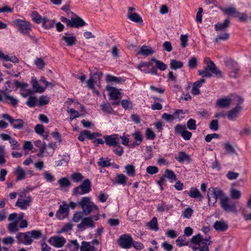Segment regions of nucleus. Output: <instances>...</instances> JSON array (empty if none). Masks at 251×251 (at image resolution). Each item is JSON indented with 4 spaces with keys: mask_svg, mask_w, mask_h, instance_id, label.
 Masks as SVG:
<instances>
[{
    "mask_svg": "<svg viewBox=\"0 0 251 251\" xmlns=\"http://www.w3.org/2000/svg\"><path fill=\"white\" fill-rule=\"evenodd\" d=\"M198 73L202 77L210 78L212 75L217 78H221L224 76L222 71L216 66L214 62H210V66L204 67L202 70H199Z\"/></svg>",
    "mask_w": 251,
    "mask_h": 251,
    "instance_id": "f257e3e1",
    "label": "nucleus"
},
{
    "mask_svg": "<svg viewBox=\"0 0 251 251\" xmlns=\"http://www.w3.org/2000/svg\"><path fill=\"white\" fill-rule=\"evenodd\" d=\"M225 196L224 193L221 189L211 187L208 189L207 192L209 205H214L218 199H220L221 200Z\"/></svg>",
    "mask_w": 251,
    "mask_h": 251,
    "instance_id": "f03ea898",
    "label": "nucleus"
},
{
    "mask_svg": "<svg viewBox=\"0 0 251 251\" xmlns=\"http://www.w3.org/2000/svg\"><path fill=\"white\" fill-rule=\"evenodd\" d=\"M78 205L82 208L83 212L87 215L89 214L93 209L96 210L97 212H99L98 207L90 201V199L89 197H83L78 202Z\"/></svg>",
    "mask_w": 251,
    "mask_h": 251,
    "instance_id": "7ed1b4c3",
    "label": "nucleus"
},
{
    "mask_svg": "<svg viewBox=\"0 0 251 251\" xmlns=\"http://www.w3.org/2000/svg\"><path fill=\"white\" fill-rule=\"evenodd\" d=\"M219 8L225 14L231 16L235 18H238L241 22H245L247 21V17L244 13H241L237 10L234 7H228L227 8H223L219 6Z\"/></svg>",
    "mask_w": 251,
    "mask_h": 251,
    "instance_id": "20e7f679",
    "label": "nucleus"
},
{
    "mask_svg": "<svg viewBox=\"0 0 251 251\" xmlns=\"http://www.w3.org/2000/svg\"><path fill=\"white\" fill-rule=\"evenodd\" d=\"M75 18L74 16L69 17L71 19H68L66 17H64V23H65L67 26L70 27H76L79 28L84 26L86 24L85 22L80 17L75 15Z\"/></svg>",
    "mask_w": 251,
    "mask_h": 251,
    "instance_id": "39448f33",
    "label": "nucleus"
},
{
    "mask_svg": "<svg viewBox=\"0 0 251 251\" xmlns=\"http://www.w3.org/2000/svg\"><path fill=\"white\" fill-rule=\"evenodd\" d=\"M91 191V183L89 179H85L81 184L74 189L75 195H83L89 193Z\"/></svg>",
    "mask_w": 251,
    "mask_h": 251,
    "instance_id": "423d86ee",
    "label": "nucleus"
},
{
    "mask_svg": "<svg viewBox=\"0 0 251 251\" xmlns=\"http://www.w3.org/2000/svg\"><path fill=\"white\" fill-rule=\"evenodd\" d=\"M16 238L18 244H24L30 245L33 242V239L31 238L29 232H18L16 234Z\"/></svg>",
    "mask_w": 251,
    "mask_h": 251,
    "instance_id": "0eeeda50",
    "label": "nucleus"
},
{
    "mask_svg": "<svg viewBox=\"0 0 251 251\" xmlns=\"http://www.w3.org/2000/svg\"><path fill=\"white\" fill-rule=\"evenodd\" d=\"M12 25H17L19 30L23 34L28 33L31 30L30 23L24 20L16 19L12 22Z\"/></svg>",
    "mask_w": 251,
    "mask_h": 251,
    "instance_id": "6e6552de",
    "label": "nucleus"
},
{
    "mask_svg": "<svg viewBox=\"0 0 251 251\" xmlns=\"http://www.w3.org/2000/svg\"><path fill=\"white\" fill-rule=\"evenodd\" d=\"M230 199L228 197H225L220 201V205L223 210L227 213H236V206L234 203H230L229 202Z\"/></svg>",
    "mask_w": 251,
    "mask_h": 251,
    "instance_id": "1a4fd4ad",
    "label": "nucleus"
},
{
    "mask_svg": "<svg viewBox=\"0 0 251 251\" xmlns=\"http://www.w3.org/2000/svg\"><path fill=\"white\" fill-rule=\"evenodd\" d=\"M117 243L122 248L129 249L132 246L133 239L128 234H123L120 236V238L117 240Z\"/></svg>",
    "mask_w": 251,
    "mask_h": 251,
    "instance_id": "9d476101",
    "label": "nucleus"
},
{
    "mask_svg": "<svg viewBox=\"0 0 251 251\" xmlns=\"http://www.w3.org/2000/svg\"><path fill=\"white\" fill-rule=\"evenodd\" d=\"M2 117L5 120H8L14 128L19 130L23 128L24 123L22 119H14L7 114H3Z\"/></svg>",
    "mask_w": 251,
    "mask_h": 251,
    "instance_id": "9b49d317",
    "label": "nucleus"
},
{
    "mask_svg": "<svg viewBox=\"0 0 251 251\" xmlns=\"http://www.w3.org/2000/svg\"><path fill=\"white\" fill-rule=\"evenodd\" d=\"M8 220L11 221L8 225V229L10 233L17 232L19 230L18 227V220H17V214L16 213L10 214Z\"/></svg>",
    "mask_w": 251,
    "mask_h": 251,
    "instance_id": "f8f14e48",
    "label": "nucleus"
},
{
    "mask_svg": "<svg viewBox=\"0 0 251 251\" xmlns=\"http://www.w3.org/2000/svg\"><path fill=\"white\" fill-rule=\"evenodd\" d=\"M210 237L209 239L203 238L202 235L200 234H198L192 237L191 239V242L196 245L204 246L205 245H210L212 241L210 240Z\"/></svg>",
    "mask_w": 251,
    "mask_h": 251,
    "instance_id": "ddd939ff",
    "label": "nucleus"
},
{
    "mask_svg": "<svg viewBox=\"0 0 251 251\" xmlns=\"http://www.w3.org/2000/svg\"><path fill=\"white\" fill-rule=\"evenodd\" d=\"M81 231L84 230L86 227L94 228V223L91 217H86L83 219L81 223L77 226Z\"/></svg>",
    "mask_w": 251,
    "mask_h": 251,
    "instance_id": "4468645a",
    "label": "nucleus"
},
{
    "mask_svg": "<svg viewBox=\"0 0 251 251\" xmlns=\"http://www.w3.org/2000/svg\"><path fill=\"white\" fill-rule=\"evenodd\" d=\"M105 142L106 145L109 147H115V146L119 144V139L118 134H112L111 135H107L104 137Z\"/></svg>",
    "mask_w": 251,
    "mask_h": 251,
    "instance_id": "2eb2a0df",
    "label": "nucleus"
},
{
    "mask_svg": "<svg viewBox=\"0 0 251 251\" xmlns=\"http://www.w3.org/2000/svg\"><path fill=\"white\" fill-rule=\"evenodd\" d=\"M106 90L109 92L110 100H117L121 99V93L115 87L108 86L106 87Z\"/></svg>",
    "mask_w": 251,
    "mask_h": 251,
    "instance_id": "dca6fc26",
    "label": "nucleus"
},
{
    "mask_svg": "<svg viewBox=\"0 0 251 251\" xmlns=\"http://www.w3.org/2000/svg\"><path fill=\"white\" fill-rule=\"evenodd\" d=\"M31 201V197L28 196L26 199H18L15 205L22 209H26Z\"/></svg>",
    "mask_w": 251,
    "mask_h": 251,
    "instance_id": "f3484780",
    "label": "nucleus"
},
{
    "mask_svg": "<svg viewBox=\"0 0 251 251\" xmlns=\"http://www.w3.org/2000/svg\"><path fill=\"white\" fill-rule=\"evenodd\" d=\"M214 228L218 231L223 232L226 231L228 228L227 222L223 220L216 221L213 226Z\"/></svg>",
    "mask_w": 251,
    "mask_h": 251,
    "instance_id": "a211bd4d",
    "label": "nucleus"
},
{
    "mask_svg": "<svg viewBox=\"0 0 251 251\" xmlns=\"http://www.w3.org/2000/svg\"><path fill=\"white\" fill-rule=\"evenodd\" d=\"M242 109V106L237 105L232 110L228 111L227 113V116L228 119L231 121H235Z\"/></svg>",
    "mask_w": 251,
    "mask_h": 251,
    "instance_id": "6ab92c4d",
    "label": "nucleus"
},
{
    "mask_svg": "<svg viewBox=\"0 0 251 251\" xmlns=\"http://www.w3.org/2000/svg\"><path fill=\"white\" fill-rule=\"evenodd\" d=\"M230 25V21L228 18L224 20L223 23H219L214 25V28L217 31H225L228 28Z\"/></svg>",
    "mask_w": 251,
    "mask_h": 251,
    "instance_id": "aec40b11",
    "label": "nucleus"
},
{
    "mask_svg": "<svg viewBox=\"0 0 251 251\" xmlns=\"http://www.w3.org/2000/svg\"><path fill=\"white\" fill-rule=\"evenodd\" d=\"M66 36H64V41L69 47H72L76 44L77 40L75 36L69 33H65Z\"/></svg>",
    "mask_w": 251,
    "mask_h": 251,
    "instance_id": "412c9836",
    "label": "nucleus"
},
{
    "mask_svg": "<svg viewBox=\"0 0 251 251\" xmlns=\"http://www.w3.org/2000/svg\"><path fill=\"white\" fill-rule=\"evenodd\" d=\"M49 242L56 247H61L63 246V237L53 236L49 240Z\"/></svg>",
    "mask_w": 251,
    "mask_h": 251,
    "instance_id": "4be33fe9",
    "label": "nucleus"
},
{
    "mask_svg": "<svg viewBox=\"0 0 251 251\" xmlns=\"http://www.w3.org/2000/svg\"><path fill=\"white\" fill-rule=\"evenodd\" d=\"M153 53H154V51L151 49V47L144 45L140 48L138 54H141L145 56H148Z\"/></svg>",
    "mask_w": 251,
    "mask_h": 251,
    "instance_id": "5701e85b",
    "label": "nucleus"
},
{
    "mask_svg": "<svg viewBox=\"0 0 251 251\" xmlns=\"http://www.w3.org/2000/svg\"><path fill=\"white\" fill-rule=\"evenodd\" d=\"M175 158L179 162H182L185 161L189 163L191 162L190 156L183 151L179 152L178 156H176Z\"/></svg>",
    "mask_w": 251,
    "mask_h": 251,
    "instance_id": "b1692460",
    "label": "nucleus"
},
{
    "mask_svg": "<svg viewBox=\"0 0 251 251\" xmlns=\"http://www.w3.org/2000/svg\"><path fill=\"white\" fill-rule=\"evenodd\" d=\"M151 61H153L155 63L154 67L156 70L158 69L161 71H164L166 70L167 68L166 64L159 60H157L155 58H151Z\"/></svg>",
    "mask_w": 251,
    "mask_h": 251,
    "instance_id": "393cba45",
    "label": "nucleus"
},
{
    "mask_svg": "<svg viewBox=\"0 0 251 251\" xmlns=\"http://www.w3.org/2000/svg\"><path fill=\"white\" fill-rule=\"evenodd\" d=\"M188 195L192 198H199L200 201H201L202 198L203 196L201 194L199 190L196 188L192 187L190 189V190L189 192L188 193Z\"/></svg>",
    "mask_w": 251,
    "mask_h": 251,
    "instance_id": "a878e982",
    "label": "nucleus"
},
{
    "mask_svg": "<svg viewBox=\"0 0 251 251\" xmlns=\"http://www.w3.org/2000/svg\"><path fill=\"white\" fill-rule=\"evenodd\" d=\"M106 80L108 82H114L115 83L120 84L125 82V80L122 77H117L110 75H107L106 76Z\"/></svg>",
    "mask_w": 251,
    "mask_h": 251,
    "instance_id": "bb28decb",
    "label": "nucleus"
},
{
    "mask_svg": "<svg viewBox=\"0 0 251 251\" xmlns=\"http://www.w3.org/2000/svg\"><path fill=\"white\" fill-rule=\"evenodd\" d=\"M231 103L230 99L221 98L217 100V105L218 106L222 108L227 107Z\"/></svg>",
    "mask_w": 251,
    "mask_h": 251,
    "instance_id": "cd10ccee",
    "label": "nucleus"
},
{
    "mask_svg": "<svg viewBox=\"0 0 251 251\" xmlns=\"http://www.w3.org/2000/svg\"><path fill=\"white\" fill-rule=\"evenodd\" d=\"M128 18L131 21L137 23H142V18L136 13H130L127 14Z\"/></svg>",
    "mask_w": 251,
    "mask_h": 251,
    "instance_id": "c85d7f7f",
    "label": "nucleus"
},
{
    "mask_svg": "<svg viewBox=\"0 0 251 251\" xmlns=\"http://www.w3.org/2000/svg\"><path fill=\"white\" fill-rule=\"evenodd\" d=\"M31 82L33 89L35 92L42 93L44 91L45 89L40 86L36 78L32 77Z\"/></svg>",
    "mask_w": 251,
    "mask_h": 251,
    "instance_id": "c756f323",
    "label": "nucleus"
},
{
    "mask_svg": "<svg viewBox=\"0 0 251 251\" xmlns=\"http://www.w3.org/2000/svg\"><path fill=\"white\" fill-rule=\"evenodd\" d=\"M15 173L17 175L16 179L17 180H22L25 178V172L21 167L18 166L16 169Z\"/></svg>",
    "mask_w": 251,
    "mask_h": 251,
    "instance_id": "7c9ffc66",
    "label": "nucleus"
},
{
    "mask_svg": "<svg viewBox=\"0 0 251 251\" xmlns=\"http://www.w3.org/2000/svg\"><path fill=\"white\" fill-rule=\"evenodd\" d=\"M163 175V177L167 178L171 181V182L176 181V175L173 171L170 170H166Z\"/></svg>",
    "mask_w": 251,
    "mask_h": 251,
    "instance_id": "2f4dec72",
    "label": "nucleus"
},
{
    "mask_svg": "<svg viewBox=\"0 0 251 251\" xmlns=\"http://www.w3.org/2000/svg\"><path fill=\"white\" fill-rule=\"evenodd\" d=\"M183 63L181 61H177L176 59L171 60L170 67L172 70H176L180 69L183 67Z\"/></svg>",
    "mask_w": 251,
    "mask_h": 251,
    "instance_id": "473e14b6",
    "label": "nucleus"
},
{
    "mask_svg": "<svg viewBox=\"0 0 251 251\" xmlns=\"http://www.w3.org/2000/svg\"><path fill=\"white\" fill-rule=\"evenodd\" d=\"M138 68L142 72L146 74H151L154 75H157V71L156 70L154 66H152L151 69L147 68L146 67H140V64L138 65Z\"/></svg>",
    "mask_w": 251,
    "mask_h": 251,
    "instance_id": "72a5a7b5",
    "label": "nucleus"
},
{
    "mask_svg": "<svg viewBox=\"0 0 251 251\" xmlns=\"http://www.w3.org/2000/svg\"><path fill=\"white\" fill-rule=\"evenodd\" d=\"M126 176L123 174H118L115 177L116 182L121 185H126Z\"/></svg>",
    "mask_w": 251,
    "mask_h": 251,
    "instance_id": "f704fd0d",
    "label": "nucleus"
},
{
    "mask_svg": "<svg viewBox=\"0 0 251 251\" xmlns=\"http://www.w3.org/2000/svg\"><path fill=\"white\" fill-rule=\"evenodd\" d=\"M70 1H67L64 5V13H65L67 17H69L74 16V13L71 11Z\"/></svg>",
    "mask_w": 251,
    "mask_h": 251,
    "instance_id": "c9c22d12",
    "label": "nucleus"
},
{
    "mask_svg": "<svg viewBox=\"0 0 251 251\" xmlns=\"http://www.w3.org/2000/svg\"><path fill=\"white\" fill-rule=\"evenodd\" d=\"M176 242V245L178 247L188 246L189 244V242L186 241L185 235L179 236Z\"/></svg>",
    "mask_w": 251,
    "mask_h": 251,
    "instance_id": "e433bc0d",
    "label": "nucleus"
},
{
    "mask_svg": "<svg viewBox=\"0 0 251 251\" xmlns=\"http://www.w3.org/2000/svg\"><path fill=\"white\" fill-rule=\"evenodd\" d=\"M132 136L136 141V145H139L143 141V136L139 130L136 131L132 133Z\"/></svg>",
    "mask_w": 251,
    "mask_h": 251,
    "instance_id": "4c0bfd02",
    "label": "nucleus"
},
{
    "mask_svg": "<svg viewBox=\"0 0 251 251\" xmlns=\"http://www.w3.org/2000/svg\"><path fill=\"white\" fill-rule=\"evenodd\" d=\"M42 23H43V25L45 28L49 29L53 26L55 23V20H50L44 18Z\"/></svg>",
    "mask_w": 251,
    "mask_h": 251,
    "instance_id": "58836bf2",
    "label": "nucleus"
},
{
    "mask_svg": "<svg viewBox=\"0 0 251 251\" xmlns=\"http://www.w3.org/2000/svg\"><path fill=\"white\" fill-rule=\"evenodd\" d=\"M148 226L151 229L157 231L158 230V226L157 224V219L155 217H154L151 221L148 223Z\"/></svg>",
    "mask_w": 251,
    "mask_h": 251,
    "instance_id": "ea45409f",
    "label": "nucleus"
},
{
    "mask_svg": "<svg viewBox=\"0 0 251 251\" xmlns=\"http://www.w3.org/2000/svg\"><path fill=\"white\" fill-rule=\"evenodd\" d=\"M126 175L130 176H134L135 175V167L132 165H127L125 167Z\"/></svg>",
    "mask_w": 251,
    "mask_h": 251,
    "instance_id": "a19ab883",
    "label": "nucleus"
},
{
    "mask_svg": "<svg viewBox=\"0 0 251 251\" xmlns=\"http://www.w3.org/2000/svg\"><path fill=\"white\" fill-rule=\"evenodd\" d=\"M101 110L108 114L112 113L113 111V109L110 104L103 103L100 105Z\"/></svg>",
    "mask_w": 251,
    "mask_h": 251,
    "instance_id": "79ce46f5",
    "label": "nucleus"
},
{
    "mask_svg": "<svg viewBox=\"0 0 251 251\" xmlns=\"http://www.w3.org/2000/svg\"><path fill=\"white\" fill-rule=\"evenodd\" d=\"M226 66L229 69H232L238 65L237 62L231 58H228L225 60Z\"/></svg>",
    "mask_w": 251,
    "mask_h": 251,
    "instance_id": "37998d69",
    "label": "nucleus"
},
{
    "mask_svg": "<svg viewBox=\"0 0 251 251\" xmlns=\"http://www.w3.org/2000/svg\"><path fill=\"white\" fill-rule=\"evenodd\" d=\"M97 83L95 80V78L93 76H92V72L90 74V78L87 81V86L88 88L91 90H94L95 89L94 84Z\"/></svg>",
    "mask_w": 251,
    "mask_h": 251,
    "instance_id": "c03bdc74",
    "label": "nucleus"
},
{
    "mask_svg": "<svg viewBox=\"0 0 251 251\" xmlns=\"http://www.w3.org/2000/svg\"><path fill=\"white\" fill-rule=\"evenodd\" d=\"M31 17L32 20L36 23L39 24L42 22L43 19L41 16L35 11L32 12Z\"/></svg>",
    "mask_w": 251,
    "mask_h": 251,
    "instance_id": "a18cd8bd",
    "label": "nucleus"
},
{
    "mask_svg": "<svg viewBox=\"0 0 251 251\" xmlns=\"http://www.w3.org/2000/svg\"><path fill=\"white\" fill-rule=\"evenodd\" d=\"M30 235L31 236V238H33L34 239H40L42 235V233L41 231L39 230H33L31 231H29Z\"/></svg>",
    "mask_w": 251,
    "mask_h": 251,
    "instance_id": "49530a36",
    "label": "nucleus"
},
{
    "mask_svg": "<svg viewBox=\"0 0 251 251\" xmlns=\"http://www.w3.org/2000/svg\"><path fill=\"white\" fill-rule=\"evenodd\" d=\"M209 128L213 131H217L219 128V122L217 120H212L209 124Z\"/></svg>",
    "mask_w": 251,
    "mask_h": 251,
    "instance_id": "de8ad7c7",
    "label": "nucleus"
},
{
    "mask_svg": "<svg viewBox=\"0 0 251 251\" xmlns=\"http://www.w3.org/2000/svg\"><path fill=\"white\" fill-rule=\"evenodd\" d=\"M186 129L185 125L177 124L175 127V132L177 134H182V133Z\"/></svg>",
    "mask_w": 251,
    "mask_h": 251,
    "instance_id": "09e8293b",
    "label": "nucleus"
},
{
    "mask_svg": "<svg viewBox=\"0 0 251 251\" xmlns=\"http://www.w3.org/2000/svg\"><path fill=\"white\" fill-rule=\"evenodd\" d=\"M229 34L227 32H225L224 33L219 35L217 37L214 39V42L217 43L220 40L226 41L229 39Z\"/></svg>",
    "mask_w": 251,
    "mask_h": 251,
    "instance_id": "8fccbe9b",
    "label": "nucleus"
},
{
    "mask_svg": "<svg viewBox=\"0 0 251 251\" xmlns=\"http://www.w3.org/2000/svg\"><path fill=\"white\" fill-rule=\"evenodd\" d=\"M225 149L228 154H234L236 153V151L233 147L228 142L224 144Z\"/></svg>",
    "mask_w": 251,
    "mask_h": 251,
    "instance_id": "3c124183",
    "label": "nucleus"
},
{
    "mask_svg": "<svg viewBox=\"0 0 251 251\" xmlns=\"http://www.w3.org/2000/svg\"><path fill=\"white\" fill-rule=\"evenodd\" d=\"M10 101V104L14 107H16L18 104V100L16 99L13 98L12 96L5 95V102H7V100Z\"/></svg>",
    "mask_w": 251,
    "mask_h": 251,
    "instance_id": "603ef678",
    "label": "nucleus"
},
{
    "mask_svg": "<svg viewBox=\"0 0 251 251\" xmlns=\"http://www.w3.org/2000/svg\"><path fill=\"white\" fill-rule=\"evenodd\" d=\"M152 148L151 146L146 147V150L145 151V158L146 160H149L152 157Z\"/></svg>",
    "mask_w": 251,
    "mask_h": 251,
    "instance_id": "864d4df0",
    "label": "nucleus"
},
{
    "mask_svg": "<svg viewBox=\"0 0 251 251\" xmlns=\"http://www.w3.org/2000/svg\"><path fill=\"white\" fill-rule=\"evenodd\" d=\"M71 177L74 181L78 182L82 180L84 177L81 173H75L73 174Z\"/></svg>",
    "mask_w": 251,
    "mask_h": 251,
    "instance_id": "5fc2aeb1",
    "label": "nucleus"
},
{
    "mask_svg": "<svg viewBox=\"0 0 251 251\" xmlns=\"http://www.w3.org/2000/svg\"><path fill=\"white\" fill-rule=\"evenodd\" d=\"M36 102L37 99L35 97L29 96L26 103L29 107H34L36 105Z\"/></svg>",
    "mask_w": 251,
    "mask_h": 251,
    "instance_id": "6e6d98bb",
    "label": "nucleus"
},
{
    "mask_svg": "<svg viewBox=\"0 0 251 251\" xmlns=\"http://www.w3.org/2000/svg\"><path fill=\"white\" fill-rule=\"evenodd\" d=\"M93 247L89 243L83 241L80 247V251H92Z\"/></svg>",
    "mask_w": 251,
    "mask_h": 251,
    "instance_id": "4d7b16f0",
    "label": "nucleus"
},
{
    "mask_svg": "<svg viewBox=\"0 0 251 251\" xmlns=\"http://www.w3.org/2000/svg\"><path fill=\"white\" fill-rule=\"evenodd\" d=\"M187 127L190 130H195L197 127L196 121L193 119H189L187 123Z\"/></svg>",
    "mask_w": 251,
    "mask_h": 251,
    "instance_id": "13d9d810",
    "label": "nucleus"
},
{
    "mask_svg": "<svg viewBox=\"0 0 251 251\" xmlns=\"http://www.w3.org/2000/svg\"><path fill=\"white\" fill-rule=\"evenodd\" d=\"M198 65L197 60L196 57L193 56L191 57L189 61L188 66L190 69H194L197 67Z\"/></svg>",
    "mask_w": 251,
    "mask_h": 251,
    "instance_id": "bf43d9fd",
    "label": "nucleus"
},
{
    "mask_svg": "<svg viewBox=\"0 0 251 251\" xmlns=\"http://www.w3.org/2000/svg\"><path fill=\"white\" fill-rule=\"evenodd\" d=\"M109 160H105L103 158L101 157L99 161L98 162V165L101 167H107L110 166L111 163Z\"/></svg>",
    "mask_w": 251,
    "mask_h": 251,
    "instance_id": "052dcab7",
    "label": "nucleus"
},
{
    "mask_svg": "<svg viewBox=\"0 0 251 251\" xmlns=\"http://www.w3.org/2000/svg\"><path fill=\"white\" fill-rule=\"evenodd\" d=\"M34 63L36 67L40 69H43L45 66V63L41 58H37L34 61Z\"/></svg>",
    "mask_w": 251,
    "mask_h": 251,
    "instance_id": "680f3d73",
    "label": "nucleus"
},
{
    "mask_svg": "<svg viewBox=\"0 0 251 251\" xmlns=\"http://www.w3.org/2000/svg\"><path fill=\"white\" fill-rule=\"evenodd\" d=\"M49 102V98L46 96H41L39 99V106H42Z\"/></svg>",
    "mask_w": 251,
    "mask_h": 251,
    "instance_id": "e2e57ef3",
    "label": "nucleus"
},
{
    "mask_svg": "<svg viewBox=\"0 0 251 251\" xmlns=\"http://www.w3.org/2000/svg\"><path fill=\"white\" fill-rule=\"evenodd\" d=\"M241 192L236 189H232L230 191V196L234 200L239 199L241 197Z\"/></svg>",
    "mask_w": 251,
    "mask_h": 251,
    "instance_id": "0e129e2a",
    "label": "nucleus"
},
{
    "mask_svg": "<svg viewBox=\"0 0 251 251\" xmlns=\"http://www.w3.org/2000/svg\"><path fill=\"white\" fill-rule=\"evenodd\" d=\"M146 137L149 140H153L155 137V135L151 128H147L146 131Z\"/></svg>",
    "mask_w": 251,
    "mask_h": 251,
    "instance_id": "69168bd1",
    "label": "nucleus"
},
{
    "mask_svg": "<svg viewBox=\"0 0 251 251\" xmlns=\"http://www.w3.org/2000/svg\"><path fill=\"white\" fill-rule=\"evenodd\" d=\"M193 213V210L192 208H190V207H188V208H186L183 211L182 215L184 218L189 219V218H190L191 217Z\"/></svg>",
    "mask_w": 251,
    "mask_h": 251,
    "instance_id": "338daca9",
    "label": "nucleus"
},
{
    "mask_svg": "<svg viewBox=\"0 0 251 251\" xmlns=\"http://www.w3.org/2000/svg\"><path fill=\"white\" fill-rule=\"evenodd\" d=\"M146 172L150 175H153L158 173V169L156 166H149L147 168Z\"/></svg>",
    "mask_w": 251,
    "mask_h": 251,
    "instance_id": "774afa93",
    "label": "nucleus"
}]
</instances>
